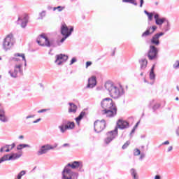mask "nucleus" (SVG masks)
Returning <instances> with one entry per match:
<instances>
[{"instance_id":"obj_28","label":"nucleus","mask_w":179,"mask_h":179,"mask_svg":"<svg viewBox=\"0 0 179 179\" xmlns=\"http://www.w3.org/2000/svg\"><path fill=\"white\" fill-rule=\"evenodd\" d=\"M24 148H31V146L29 144H19L17 146V150H22V149H24Z\"/></svg>"},{"instance_id":"obj_19","label":"nucleus","mask_w":179,"mask_h":179,"mask_svg":"<svg viewBox=\"0 0 179 179\" xmlns=\"http://www.w3.org/2000/svg\"><path fill=\"white\" fill-rule=\"evenodd\" d=\"M154 17L155 19V23L157 24V26H162V24H163V23L167 20L164 17L160 18V15H159V14H155Z\"/></svg>"},{"instance_id":"obj_10","label":"nucleus","mask_w":179,"mask_h":179,"mask_svg":"<svg viewBox=\"0 0 179 179\" xmlns=\"http://www.w3.org/2000/svg\"><path fill=\"white\" fill-rule=\"evenodd\" d=\"M118 135V128L115 127L113 131H110L107 133V138L105 139V143L108 145L113 139H115V137Z\"/></svg>"},{"instance_id":"obj_11","label":"nucleus","mask_w":179,"mask_h":179,"mask_svg":"<svg viewBox=\"0 0 179 179\" xmlns=\"http://www.w3.org/2000/svg\"><path fill=\"white\" fill-rule=\"evenodd\" d=\"M20 157H22V154L13 153L11 155H6L0 159V164L8 160H16V159H19Z\"/></svg>"},{"instance_id":"obj_50","label":"nucleus","mask_w":179,"mask_h":179,"mask_svg":"<svg viewBox=\"0 0 179 179\" xmlns=\"http://www.w3.org/2000/svg\"><path fill=\"white\" fill-rule=\"evenodd\" d=\"M171 150H173V146H169V147L168 148L167 152H171Z\"/></svg>"},{"instance_id":"obj_22","label":"nucleus","mask_w":179,"mask_h":179,"mask_svg":"<svg viewBox=\"0 0 179 179\" xmlns=\"http://www.w3.org/2000/svg\"><path fill=\"white\" fill-rule=\"evenodd\" d=\"M70 108L69 109V113H76V110L78 109V106L75 105L73 103H69Z\"/></svg>"},{"instance_id":"obj_7","label":"nucleus","mask_w":179,"mask_h":179,"mask_svg":"<svg viewBox=\"0 0 179 179\" xmlns=\"http://www.w3.org/2000/svg\"><path fill=\"white\" fill-rule=\"evenodd\" d=\"M115 106V105L113 102V99H111L110 98H105L101 102V107H102L103 110H107Z\"/></svg>"},{"instance_id":"obj_55","label":"nucleus","mask_w":179,"mask_h":179,"mask_svg":"<svg viewBox=\"0 0 179 179\" xmlns=\"http://www.w3.org/2000/svg\"><path fill=\"white\" fill-rule=\"evenodd\" d=\"M176 135H177V136H179V130L178 129H176Z\"/></svg>"},{"instance_id":"obj_8","label":"nucleus","mask_w":179,"mask_h":179,"mask_svg":"<svg viewBox=\"0 0 179 179\" xmlns=\"http://www.w3.org/2000/svg\"><path fill=\"white\" fill-rule=\"evenodd\" d=\"M94 131L98 134L101 132L106 128V120H102L101 121L96 120L94 124Z\"/></svg>"},{"instance_id":"obj_62","label":"nucleus","mask_w":179,"mask_h":179,"mask_svg":"<svg viewBox=\"0 0 179 179\" xmlns=\"http://www.w3.org/2000/svg\"><path fill=\"white\" fill-rule=\"evenodd\" d=\"M11 148H12V146H10V147H9V149H11Z\"/></svg>"},{"instance_id":"obj_24","label":"nucleus","mask_w":179,"mask_h":179,"mask_svg":"<svg viewBox=\"0 0 179 179\" xmlns=\"http://www.w3.org/2000/svg\"><path fill=\"white\" fill-rule=\"evenodd\" d=\"M155 78L156 75H155V65H153L150 73V79L151 80H155Z\"/></svg>"},{"instance_id":"obj_17","label":"nucleus","mask_w":179,"mask_h":179,"mask_svg":"<svg viewBox=\"0 0 179 179\" xmlns=\"http://www.w3.org/2000/svg\"><path fill=\"white\" fill-rule=\"evenodd\" d=\"M117 127L119 128V129H125L129 127V123L125 120L120 119L117 122Z\"/></svg>"},{"instance_id":"obj_37","label":"nucleus","mask_w":179,"mask_h":179,"mask_svg":"<svg viewBox=\"0 0 179 179\" xmlns=\"http://www.w3.org/2000/svg\"><path fill=\"white\" fill-rule=\"evenodd\" d=\"M134 156H139V155H141V150H139L138 148H136L134 150Z\"/></svg>"},{"instance_id":"obj_31","label":"nucleus","mask_w":179,"mask_h":179,"mask_svg":"<svg viewBox=\"0 0 179 179\" xmlns=\"http://www.w3.org/2000/svg\"><path fill=\"white\" fill-rule=\"evenodd\" d=\"M15 146H16V145L14 143L11 145H6V148H7L6 150V152H10V150H12V149H13V148H15Z\"/></svg>"},{"instance_id":"obj_63","label":"nucleus","mask_w":179,"mask_h":179,"mask_svg":"<svg viewBox=\"0 0 179 179\" xmlns=\"http://www.w3.org/2000/svg\"><path fill=\"white\" fill-rule=\"evenodd\" d=\"M33 170H36V167H34Z\"/></svg>"},{"instance_id":"obj_45","label":"nucleus","mask_w":179,"mask_h":179,"mask_svg":"<svg viewBox=\"0 0 179 179\" xmlns=\"http://www.w3.org/2000/svg\"><path fill=\"white\" fill-rule=\"evenodd\" d=\"M40 16L41 17H44V16H45V11H42L41 13H40Z\"/></svg>"},{"instance_id":"obj_20","label":"nucleus","mask_w":179,"mask_h":179,"mask_svg":"<svg viewBox=\"0 0 179 179\" xmlns=\"http://www.w3.org/2000/svg\"><path fill=\"white\" fill-rule=\"evenodd\" d=\"M0 121L1 122H8L9 121L6 115H5V110L2 108H0Z\"/></svg>"},{"instance_id":"obj_18","label":"nucleus","mask_w":179,"mask_h":179,"mask_svg":"<svg viewBox=\"0 0 179 179\" xmlns=\"http://www.w3.org/2000/svg\"><path fill=\"white\" fill-rule=\"evenodd\" d=\"M96 85H97V82L96 81V78L94 76H92L88 79V84L87 85V88L93 89V87H94Z\"/></svg>"},{"instance_id":"obj_12","label":"nucleus","mask_w":179,"mask_h":179,"mask_svg":"<svg viewBox=\"0 0 179 179\" xmlns=\"http://www.w3.org/2000/svg\"><path fill=\"white\" fill-rule=\"evenodd\" d=\"M55 64H57V65H62V64H64V62H66V61H68V55H65V54H59V55H57L55 56Z\"/></svg>"},{"instance_id":"obj_57","label":"nucleus","mask_w":179,"mask_h":179,"mask_svg":"<svg viewBox=\"0 0 179 179\" xmlns=\"http://www.w3.org/2000/svg\"><path fill=\"white\" fill-rule=\"evenodd\" d=\"M138 125H139V122L136 123V124L135 125L134 128H136V127H138Z\"/></svg>"},{"instance_id":"obj_38","label":"nucleus","mask_w":179,"mask_h":179,"mask_svg":"<svg viewBox=\"0 0 179 179\" xmlns=\"http://www.w3.org/2000/svg\"><path fill=\"white\" fill-rule=\"evenodd\" d=\"M179 68V60L176 61L174 64H173V69H178Z\"/></svg>"},{"instance_id":"obj_13","label":"nucleus","mask_w":179,"mask_h":179,"mask_svg":"<svg viewBox=\"0 0 179 179\" xmlns=\"http://www.w3.org/2000/svg\"><path fill=\"white\" fill-rule=\"evenodd\" d=\"M162 36H164V32L157 33L155 34L150 40L151 44L153 45H160L159 38Z\"/></svg>"},{"instance_id":"obj_26","label":"nucleus","mask_w":179,"mask_h":179,"mask_svg":"<svg viewBox=\"0 0 179 179\" xmlns=\"http://www.w3.org/2000/svg\"><path fill=\"white\" fill-rule=\"evenodd\" d=\"M140 64H141V69H145V68H146V66H148V60H146V59H142L140 61Z\"/></svg>"},{"instance_id":"obj_36","label":"nucleus","mask_w":179,"mask_h":179,"mask_svg":"<svg viewBox=\"0 0 179 179\" xmlns=\"http://www.w3.org/2000/svg\"><path fill=\"white\" fill-rule=\"evenodd\" d=\"M166 22V25L164 28L165 31H169L170 30V23L169 22V20L165 21Z\"/></svg>"},{"instance_id":"obj_30","label":"nucleus","mask_w":179,"mask_h":179,"mask_svg":"<svg viewBox=\"0 0 179 179\" xmlns=\"http://www.w3.org/2000/svg\"><path fill=\"white\" fill-rule=\"evenodd\" d=\"M59 129H60V132L62 134H65V132L66 131V126H65L64 124H61L58 127Z\"/></svg>"},{"instance_id":"obj_56","label":"nucleus","mask_w":179,"mask_h":179,"mask_svg":"<svg viewBox=\"0 0 179 179\" xmlns=\"http://www.w3.org/2000/svg\"><path fill=\"white\" fill-rule=\"evenodd\" d=\"M24 136H20L19 139H24Z\"/></svg>"},{"instance_id":"obj_23","label":"nucleus","mask_w":179,"mask_h":179,"mask_svg":"<svg viewBox=\"0 0 179 179\" xmlns=\"http://www.w3.org/2000/svg\"><path fill=\"white\" fill-rule=\"evenodd\" d=\"M72 31H73V27H71L69 33L66 35H64V37H63L60 40V43H64V41H65L68 38V37H69V36H71V34H72Z\"/></svg>"},{"instance_id":"obj_59","label":"nucleus","mask_w":179,"mask_h":179,"mask_svg":"<svg viewBox=\"0 0 179 179\" xmlns=\"http://www.w3.org/2000/svg\"><path fill=\"white\" fill-rule=\"evenodd\" d=\"M141 76H143V73H141Z\"/></svg>"},{"instance_id":"obj_35","label":"nucleus","mask_w":179,"mask_h":179,"mask_svg":"<svg viewBox=\"0 0 179 179\" xmlns=\"http://www.w3.org/2000/svg\"><path fill=\"white\" fill-rule=\"evenodd\" d=\"M57 9L58 12H62L64 9H65V7H62L61 6H59L57 7L53 8V10L55 11Z\"/></svg>"},{"instance_id":"obj_21","label":"nucleus","mask_w":179,"mask_h":179,"mask_svg":"<svg viewBox=\"0 0 179 179\" xmlns=\"http://www.w3.org/2000/svg\"><path fill=\"white\" fill-rule=\"evenodd\" d=\"M69 31H71V29L68 27L65 24H62L61 27V33L62 36H66V34H69Z\"/></svg>"},{"instance_id":"obj_25","label":"nucleus","mask_w":179,"mask_h":179,"mask_svg":"<svg viewBox=\"0 0 179 179\" xmlns=\"http://www.w3.org/2000/svg\"><path fill=\"white\" fill-rule=\"evenodd\" d=\"M65 127L66 129H73L75 128V123L73 122H67Z\"/></svg>"},{"instance_id":"obj_47","label":"nucleus","mask_w":179,"mask_h":179,"mask_svg":"<svg viewBox=\"0 0 179 179\" xmlns=\"http://www.w3.org/2000/svg\"><path fill=\"white\" fill-rule=\"evenodd\" d=\"M47 109H41L40 110L38 111V113H45V111H47Z\"/></svg>"},{"instance_id":"obj_1","label":"nucleus","mask_w":179,"mask_h":179,"mask_svg":"<svg viewBox=\"0 0 179 179\" xmlns=\"http://www.w3.org/2000/svg\"><path fill=\"white\" fill-rule=\"evenodd\" d=\"M75 170L76 169H82L83 167V164L80 161H74L72 163H69L64 169L62 172V179H78L79 174L76 172L72 171L71 169Z\"/></svg>"},{"instance_id":"obj_41","label":"nucleus","mask_w":179,"mask_h":179,"mask_svg":"<svg viewBox=\"0 0 179 179\" xmlns=\"http://www.w3.org/2000/svg\"><path fill=\"white\" fill-rule=\"evenodd\" d=\"M76 57H73L72 59H71V62H70V65H73V64H75V62H76Z\"/></svg>"},{"instance_id":"obj_6","label":"nucleus","mask_w":179,"mask_h":179,"mask_svg":"<svg viewBox=\"0 0 179 179\" xmlns=\"http://www.w3.org/2000/svg\"><path fill=\"white\" fill-rule=\"evenodd\" d=\"M22 66V64H16L14 66V70L8 71V73L10 74L11 78H15L17 76V73H23Z\"/></svg>"},{"instance_id":"obj_58","label":"nucleus","mask_w":179,"mask_h":179,"mask_svg":"<svg viewBox=\"0 0 179 179\" xmlns=\"http://www.w3.org/2000/svg\"><path fill=\"white\" fill-rule=\"evenodd\" d=\"M144 82H145V83H148V81L145 78H144Z\"/></svg>"},{"instance_id":"obj_4","label":"nucleus","mask_w":179,"mask_h":179,"mask_svg":"<svg viewBox=\"0 0 179 179\" xmlns=\"http://www.w3.org/2000/svg\"><path fill=\"white\" fill-rule=\"evenodd\" d=\"M15 43V41L13 40V36L12 35H8L3 42V48L5 51H8L13 47V44Z\"/></svg>"},{"instance_id":"obj_44","label":"nucleus","mask_w":179,"mask_h":179,"mask_svg":"<svg viewBox=\"0 0 179 179\" xmlns=\"http://www.w3.org/2000/svg\"><path fill=\"white\" fill-rule=\"evenodd\" d=\"M36 117L35 115H31L26 117V120H29V118H34Z\"/></svg>"},{"instance_id":"obj_40","label":"nucleus","mask_w":179,"mask_h":179,"mask_svg":"<svg viewBox=\"0 0 179 179\" xmlns=\"http://www.w3.org/2000/svg\"><path fill=\"white\" fill-rule=\"evenodd\" d=\"M160 108V103H156L155 105H154V106L152 107L153 110H157V108Z\"/></svg>"},{"instance_id":"obj_16","label":"nucleus","mask_w":179,"mask_h":179,"mask_svg":"<svg viewBox=\"0 0 179 179\" xmlns=\"http://www.w3.org/2000/svg\"><path fill=\"white\" fill-rule=\"evenodd\" d=\"M157 29V27L152 26L147 28L146 31L142 34V37H148V36H150L151 34H153L155 31Z\"/></svg>"},{"instance_id":"obj_2","label":"nucleus","mask_w":179,"mask_h":179,"mask_svg":"<svg viewBox=\"0 0 179 179\" xmlns=\"http://www.w3.org/2000/svg\"><path fill=\"white\" fill-rule=\"evenodd\" d=\"M105 88L113 99H120L121 96L124 95V89L122 87H117L113 83L106 82L105 83Z\"/></svg>"},{"instance_id":"obj_48","label":"nucleus","mask_w":179,"mask_h":179,"mask_svg":"<svg viewBox=\"0 0 179 179\" xmlns=\"http://www.w3.org/2000/svg\"><path fill=\"white\" fill-rule=\"evenodd\" d=\"M11 61H15V62H17V61H19V58H17V57H12L11 58Z\"/></svg>"},{"instance_id":"obj_3","label":"nucleus","mask_w":179,"mask_h":179,"mask_svg":"<svg viewBox=\"0 0 179 179\" xmlns=\"http://www.w3.org/2000/svg\"><path fill=\"white\" fill-rule=\"evenodd\" d=\"M36 43L42 47H57L54 41L48 40L44 34H41L36 39Z\"/></svg>"},{"instance_id":"obj_51","label":"nucleus","mask_w":179,"mask_h":179,"mask_svg":"<svg viewBox=\"0 0 179 179\" xmlns=\"http://www.w3.org/2000/svg\"><path fill=\"white\" fill-rule=\"evenodd\" d=\"M143 6V0H140V8H142Z\"/></svg>"},{"instance_id":"obj_43","label":"nucleus","mask_w":179,"mask_h":179,"mask_svg":"<svg viewBox=\"0 0 179 179\" xmlns=\"http://www.w3.org/2000/svg\"><path fill=\"white\" fill-rule=\"evenodd\" d=\"M92 65V62H86V68L88 69L89 66Z\"/></svg>"},{"instance_id":"obj_5","label":"nucleus","mask_w":179,"mask_h":179,"mask_svg":"<svg viewBox=\"0 0 179 179\" xmlns=\"http://www.w3.org/2000/svg\"><path fill=\"white\" fill-rule=\"evenodd\" d=\"M159 54V50L156 46L151 45L148 52V57L150 60L156 59L157 58V55Z\"/></svg>"},{"instance_id":"obj_33","label":"nucleus","mask_w":179,"mask_h":179,"mask_svg":"<svg viewBox=\"0 0 179 179\" xmlns=\"http://www.w3.org/2000/svg\"><path fill=\"white\" fill-rule=\"evenodd\" d=\"M144 13H145V15H147V16H148L149 20H152V19H153V13H149L147 10H144Z\"/></svg>"},{"instance_id":"obj_9","label":"nucleus","mask_w":179,"mask_h":179,"mask_svg":"<svg viewBox=\"0 0 179 179\" xmlns=\"http://www.w3.org/2000/svg\"><path fill=\"white\" fill-rule=\"evenodd\" d=\"M57 146H58V145H57V144L55 146H52L49 144L42 145L41 147V148L39 149V150L37 152V155H38V156H41V155H45V153H47V152H48V150H52L55 149V148H57Z\"/></svg>"},{"instance_id":"obj_27","label":"nucleus","mask_w":179,"mask_h":179,"mask_svg":"<svg viewBox=\"0 0 179 179\" xmlns=\"http://www.w3.org/2000/svg\"><path fill=\"white\" fill-rule=\"evenodd\" d=\"M86 115V113H85V112H83V111H82V112L80 113V115H78V117H77L76 118V121L77 124H79V122H80V120H82V118H83L84 115Z\"/></svg>"},{"instance_id":"obj_29","label":"nucleus","mask_w":179,"mask_h":179,"mask_svg":"<svg viewBox=\"0 0 179 179\" xmlns=\"http://www.w3.org/2000/svg\"><path fill=\"white\" fill-rule=\"evenodd\" d=\"M15 57H21L22 58V61H24V66L27 65L26 62V57L24 56V54H20V53H16L14 55Z\"/></svg>"},{"instance_id":"obj_60","label":"nucleus","mask_w":179,"mask_h":179,"mask_svg":"<svg viewBox=\"0 0 179 179\" xmlns=\"http://www.w3.org/2000/svg\"><path fill=\"white\" fill-rule=\"evenodd\" d=\"M176 101H178V100H179L178 97H176Z\"/></svg>"},{"instance_id":"obj_53","label":"nucleus","mask_w":179,"mask_h":179,"mask_svg":"<svg viewBox=\"0 0 179 179\" xmlns=\"http://www.w3.org/2000/svg\"><path fill=\"white\" fill-rule=\"evenodd\" d=\"M66 146H69V143H64L63 145V148H66Z\"/></svg>"},{"instance_id":"obj_14","label":"nucleus","mask_w":179,"mask_h":179,"mask_svg":"<svg viewBox=\"0 0 179 179\" xmlns=\"http://www.w3.org/2000/svg\"><path fill=\"white\" fill-rule=\"evenodd\" d=\"M103 114L106 115V117H109L110 118L115 117L117 115V107L113 106L111 108L104 109L103 110Z\"/></svg>"},{"instance_id":"obj_54","label":"nucleus","mask_w":179,"mask_h":179,"mask_svg":"<svg viewBox=\"0 0 179 179\" xmlns=\"http://www.w3.org/2000/svg\"><path fill=\"white\" fill-rule=\"evenodd\" d=\"M134 132H135V127H134V129L131 130V134H134Z\"/></svg>"},{"instance_id":"obj_49","label":"nucleus","mask_w":179,"mask_h":179,"mask_svg":"<svg viewBox=\"0 0 179 179\" xmlns=\"http://www.w3.org/2000/svg\"><path fill=\"white\" fill-rule=\"evenodd\" d=\"M162 145H170V141H166L162 143Z\"/></svg>"},{"instance_id":"obj_52","label":"nucleus","mask_w":179,"mask_h":179,"mask_svg":"<svg viewBox=\"0 0 179 179\" xmlns=\"http://www.w3.org/2000/svg\"><path fill=\"white\" fill-rule=\"evenodd\" d=\"M155 179H162L159 175H156Z\"/></svg>"},{"instance_id":"obj_15","label":"nucleus","mask_w":179,"mask_h":179,"mask_svg":"<svg viewBox=\"0 0 179 179\" xmlns=\"http://www.w3.org/2000/svg\"><path fill=\"white\" fill-rule=\"evenodd\" d=\"M29 22V17L27 15H24V17H18V20L17 21V24H20L21 27L24 29L26 26H27V22Z\"/></svg>"},{"instance_id":"obj_61","label":"nucleus","mask_w":179,"mask_h":179,"mask_svg":"<svg viewBox=\"0 0 179 179\" xmlns=\"http://www.w3.org/2000/svg\"><path fill=\"white\" fill-rule=\"evenodd\" d=\"M57 45H61V43H59V42H58Z\"/></svg>"},{"instance_id":"obj_39","label":"nucleus","mask_w":179,"mask_h":179,"mask_svg":"<svg viewBox=\"0 0 179 179\" xmlns=\"http://www.w3.org/2000/svg\"><path fill=\"white\" fill-rule=\"evenodd\" d=\"M129 143H131L129 141H127L122 147V149H127L128 146H129Z\"/></svg>"},{"instance_id":"obj_64","label":"nucleus","mask_w":179,"mask_h":179,"mask_svg":"<svg viewBox=\"0 0 179 179\" xmlns=\"http://www.w3.org/2000/svg\"><path fill=\"white\" fill-rule=\"evenodd\" d=\"M2 78V76H0V79Z\"/></svg>"},{"instance_id":"obj_42","label":"nucleus","mask_w":179,"mask_h":179,"mask_svg":"<svg viewBox=\"0 0 179 179\" xmlns=\"http://www.w3.org/2000/svg\"><path fill=\"white\" fill-rule=\"evenodd\" d=\"M145 153H141L140 152V160H142L143 159H145Z\"/></svg>"},{"instance_id":"obj_34","label":"nucleus","mask_w":179,"mask_h":179,"mask_svg":"<svg viewBox=\"0 0 179 179\" xmlns=\"http://www.w3.org/2000/svg\"><path fill=\"white\" fill-rule=\"evenodd\" d=\"M122 2H128L129 3H132L133 5H135V6L138 5V3H136L135 0H122Z\"/></svg>"},{"instance_id":"obj_46","label":"nucleus","mask_w":179,"mask_h":179,"mask_svg":"<svg viewBox=\"0 0 179 179\" xmlns=\"http://www.w3.org/2000/svg\"><path fill=\"white\" fill-rule=\"evenodd\" d=\"M40 121H41V118H38L36 120H34L33 122V124H37V122H40Z\"/></svg>"},{"instance_id":"obj_32","label":"nucleus","mask_w":179,"mask_h":179,"mask_svg":"<svg viewBox=\"0 0 179 179\" xmlns=\"http://www.w3.org/2000/svg\"><path fill=\"white\" fill-rule=\"evenodd\" d=\"M130 172L134 179H138V177L136 176L138 174L136 173V170H135L134 169H131Z\"/></svg>"}]
</instances>
